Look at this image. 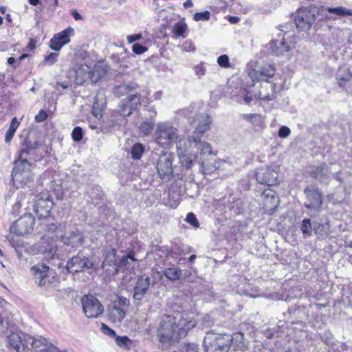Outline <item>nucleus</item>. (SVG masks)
I'll list each match as a JSON object with an SVG mask.
<instances>
[{
    "label": "nucleus",
    "mask_w": 352,
    "mask_h": 352,
    "mask_svg": "<svg viewBox=\"0 0 352 352\" xmlns=\"http://www.w3.org/2000/svg\"><path fill=\"white\" fill-rule=\"evenodd\" d=\"M212 121L208 116H202L201 120L186 140V146L188 152L190 148H196L199 151L201 155H211V166H208L204 162L200 163V167L204 174H209L214 172L217 169L214 156L217 152H213L210 144L206 142L201 141V137L210 128Z\"/></svg>",
    "instance_id": "1"
},
{
    "label": "nucleus",
    "mask_w": 352,
    "mask_h": 352,
    "mask_svg": "<svg viewBox=\"0 0 352 352\" xmlns=\"http://www.w3.org/2000/svg\"><path fill=\"white\" fill-rule=\"evenodd\" d=\"M179 131L168 122H160L155 131V141L159 145L169 147L176 144L180 155L187 151L186 140L179 138Z\"/></svg>",
    "instance_id": "2"
},
{
    "label": "nucleus",
    "mask_w": 352,
    "mask_h": 352,
    "mask_svg": "<svg viewBox=\"0 0 352 352\" xmlns=\"http://www.w3.org/2000/svg\"><path fill=\"white\" fill-rule=\"evenodd\" d=\"M233 341L230 334L207 333L203 340L206 352H228Z\"/></svg>",
    "instance_id": "3"
},
{
    "label": "nucleus",
    "mask_w": 352,
    "mask_h": 352,
    "mask_svg": "<svg viewBox=\"0 0 352 352\" xmlns=\"http://www.w3.org/2000/svg\"><path fill=\"white\" fill-rule=\"evenodd\" d=\"M31 272L35 283L41 287H48L56 279L55 270L43 263L32 266Z\"/></svg>",
    "instance_id": "4"
},
{
    "label": "nucleus",
    "mask_w": 352,
    "mask_h": 352,
    "mask_svg": "<svg viewBox=\"0 0 352 352\" xmlns=\"http://www.w3.org/2000/svg\"><path fill=\"white\" fill-rule=\"evenodd\" d=\"M217 210L224 214L229 213L230 216L241 214L243 210L241 195L232 192L225 195L219 201Z\"/></svg>",
    "instance_id": "5"
},
{
    "label": "nucleus",
    "mask_w": 352,
    "mask_h": 352,
    "mask_svg": "<svg viewBox=\"0 0 352 352\" xmlns=\"http://www.w3.org/2000/svg\"><path fill=\"white\" fill-rule=\"evenodd\" d=\"M177 332L175 319L173 315H166L162 318L158 328L157 336L162 343H169L173 340L175 333Z\"/></svg>",
    "instance_id": "6"
},
{
    "label": "nucleus",
    "mask_w": 352,
    "mask_h": 352,
    "mask_svg": "<svg viewBox=\"0 0 352 352\" xmlns=\"http://www.w3.org/2000/svg\"><path fill=\"white\" fill-rule=\"evenodd\" d=\"M30 166L28 153L25 151H19L18 157L14 160V166L12 172L13 181L22 182L24 179L29 178Z\"/></svg>",
    "instance_id": "7"
},
{
    "label": "nucleus",
    "mask_w": 352,
    "mask_h": 352,
    "mask_svg": "<svg viewBox=\"0 0 352 352\" xmlns=\"http://www.w3.org/2000/svg\"><path fill=\"white\" fill-rule=\"evenodd\" d=\"M318 15V8L309 7L301 9L295 17L296 28L300 31L309 30Z\"/></svg>",
    "instance_id": "8"
},
{
    "label": "nucleus",
    "mask_w": 352,
    "mask_h": 352,
    "mask_svg": "<svg viewBox=\"0 0 352 352\" xmlns=\"http://www.w3.org/2000/svg\"><path fill=\"white\" fill-rule=\"evenodd\" d=\"M258 201L263 212L269 215L272 214L279 205V199L276 193L270 188L265 189L261 192Z\"/></svg>",
    "instance_id": "9"
},
{
    "label": "nucleus",
    "mask_w": 352,
    "mask_h": 352,
    "mask_svg": "<svg viewBox=\"0 0 352 352\" xmlns=\"http://www.w3.org/2000/svg\"><path fill=\"white\" fill-rule=\"evenodd\" d=\"M81 304L83 312L87 318H98L104 311L102 305L92 295L84 296L81 299Z\"/></svg>",
    "instance_id": "10"
},
{
    "label": "nucleus",
    "mask_w": 352,
    "mask_h": 352,
    "mask_svg": "<svg viewBox=\"0 0 352 352\" xmlns=\"http://www.w3.org/2000/svg\"><path fill=\"white\" fill-rule=\"evenodd\" d=\"M84 57L82 63H76L74 65L75 72V82L78 85H82L90 78L91 65H94V61L91 60L87 52H84Z\"/></svg>",
    "instance_id": "11"
},
{
    "label": "nucleus",
    "mask_w": 352,
    "mask_h": 352,
    "mask_svg": "<svg viewBox=\"0 0 352 352\" xmlns=\"http://www.w3.org/2000/svg\"><path fill=\"white\" fill-rule=\"evenodd\" d=\"M175 155L173 153H162L156 163L157 174L161 179H165L173 173V162Z\"/></svg>",
    "instance_id": "12"
},
{
    "label": "nucleus",
    "mask_w": 352,
    "mask_h": 352,
    "mask_svg": "<svg viewBox=\"0 0 352 352\" xmlns=\"http://www.w3.org/2000/svg\"><path fill=\"white\" fill-rule=\"evenodd\" d=\"M255 176L258 183L268 186H274L278 183V173L276 168L262 166L256 170Z\"/></svg>",
    "instance_id": "13"
},
{
    "label": "nucleus",
    "mask_w": 352,
    "mask_h": 352,
    "mask_svg": "<svg viewBox=\"0 0 352 352\" xmlns=\"http://www.w3.org/2000/svg\"><path fill=\"white\" fill-rule=\"evenodd\" d=\"M93 265V262L87 256L78 253L68 261L66 267L70 273H78L91 269Z\"/></svg>",
    "instance_id": "14"
},
{
    "label": "nucleus",
    "mask_w": 352,
    "mask_h": 352,
    "mask_svg": "<svg viewBox=\"0 0 352 352\" xmlns=\"http://www.w3.org/2000/svg\"><path fill=\"white\" fill-rule=\"evenodd\" d=\"M116 251L114 248L108 250L104 254V261L102 264V268L107 276H113L119 270V263L116 258Z\"/></svg>",
    "instance_id": "15"
},
{
    "label": "nucleus",
    "mask_w": 352,
    "mask_h": 352,
    "mask_svg": "<svg viewBox=\"0 0 352 352\" xmlns=\"http://www.w3.org/2000/svg\"><path fill=\"white\" fill-rule=\"evenodd\" d=\"M73 34L74 29L71 27L55 34L50 40V47L54 51H59L63 45L70 42L69 36Z\"/></svg>",
    "instance_id": "16"
},
{
    "label": "nucleus",
    "mask_w": 352,
    "mask_h": 352,
    "mask_svg": "<svg viewBox=\"0 0 352 352\" xmlns=\"http://www.w3.org/2000/svg\"><path fill=\"white\" fill-rule=\"evenodd\" d=\"M276 85L268 80L261 82L260 90L254 94V99H259L264 101L272 100L276 97Z\"/></svg>",
    "instance_id": "17"
},
{
    "label": "nucleus",
    "mask_w": 352,
    "mask_h": 352,
    "mask_svg": "<svg viewBox=\"0 0 352 352\" xmlns=\"http://www.w3.org/2000/svg\"><path fill=\"white\" fill-rule=\"evenodd\" d=\"M309 173L313 178L323 183H327L331 175L330 168L325 163L319 166H309Z\"/></svg>",
    "instance_id": "18"
},
{
    "label": "nucleus",
    "mask_w": 352,
    "mask_h": 352,
    "mask_svg": "<svg viewBox=\"0 0 352 352\" xmlns=\"http://www.w3.org/2000/svg\"><path fill=\"white\" fill-rule=\"evenodd\" d=\"M307 202L305 203L307 208L318 209L322 204V196L318 188L308 186L304 190Z\"/></svg>",
    "instance_id": "19"
},
{
    "label": "nucleus",
    "mask_w": 352,
    "mask_h": 352,
    "mask_svg": "<svg viewBox=\"0 0 352 352\" xmlns=\"http://www.w3.org/2000/svg\"><path fill=\"white\" fill-rule=\"evenodd\" d=\"M173 316L175 319L176 329L179 335L186 333L188 330L195 327V322L188 320L186 315L177 314Z\"/></svg>",
    "instance_id": "20"
},
{
    "label": "nucleus",
    "mask_w": 352,
    "mask_h": 352,
    "mask_svg": "<svg viewBox=\"0 0 352 352\" xmlns=\"http://www.w3.org/2000/svg\"><path fill=\"white\" fill-rule=\"evenodd\" d=\"M53 204H43L42 202H36L34 206V216L32 214V217L30 219H32V220H45L50 217V211L52 208Z\"/></svg>",
    "instance_id": "21"
},
{
    "label": "nucleus",
    "mask_w": 352,
    "mask_h": 352,
    "mask_svg": "<svg viewBox=\"0 0 352 352\" xmlns=\"http://www.w3.org/2000/svg\"><path fill=\"white\" fill-rule=\"evenodd\" d=\"M87 195L89 197V201L94 206L98 205L104 201V193L99 186L94 185L88 187Z\"/></svg>",
    "instance_id": "22"
},
{
    "label": "nucleus",
    "mask_w": 352,
    "mask_h": 352,
    "mask_svg": "<svg viewBox=\"0 0 352 352\" xmlns=\"http://www.w3.org/2000/svg\"><path fill=\"white\" fill-rule=\"evenodd\" d=\"M138 260L134 258L133 253H130L122 256L119 262V269L131 272L138 267Z\"/></svg>",
    "instance_id": "23"
},
{
    "label": "nucleus",
    "mask_w": 352,
    "mask_h": 352,
    "mask_svg": "<svg viewBox=\"0 0 352 352\" xmlns=\"http://www.w3.org/2000/svg\"><path fill=\"white\" fill-rule=\"evenodd\" d=\"M23 194L20 192L18 194V197L14 203V204L12 207V210L10 211L11 217L12 218H18L17 220H21V219H25L32 217V213L28 212L27 211H25L23 214H20L21 213V199L23 197Z\"/></svg>",
    "instance_id": "24"
},
{
    "label": "nucleus",
    "mask_w": 352,
    "mask_h": 352,
    "mask_svg": "<svg viewBox=\"0 0 352 352\" xmlns=\"http://www.w3.org/2000/svg\"><path fill=\"white\" fill-rule=\"evenodd\" d=\"M270 47L272 52L276 56L282 55L290 50V47L286 43L285 38H283L281 41L272 40L270 43Z\"/></svg>",
    "instance_id": "25"
},
{
    "label": "nucleus",
    "mask_w": 352,
    "mask_h": 352,
    "mask_svg": "<svg viewBox=\"0 0 352 352\" xmlns=\"http://www.w3.org/2000/svg\"><path fill=\"white\" fill-rule=\"evenodd\" d=\"M108 316L112 322H120L125 316V311L112 302L108 309Z\"/></svg>",
    "instance_id": "26"
},
{
    "label": "nucleus",
    "mask_w": 352,
    "mask_h": 352,
    "mask_svg": "<svg viewBox=\"0 0 352 352\" xmlns=\"http://www.w3.org/2000/svg\"><path fill=\"white\" fill-rule=\"evenodd\" d=\"M63 241L65 244L76 248L82 244L83 236L80 232L76 231L71 232L69 236H64Z\"/></svg>",
    "instance_id": "27"
},
{
    "label": "nucleus",
    "mask_w": 352,
    "mask_h": 352,
    "mask_svg": "<svg viewBox=\"0 0 352 352\" xmlns=\"http://www.w3.org/2000/svg\"><path fill=\"white\" fill-rule=\"evenodd\" d=\"M141 96L140 94H131L122 100L123 105L133 111L137 110L141 105Z\"/></svg>",
    "instance_id": "28"
},
{
    "label": "nucleus",
    "mask_w": 352,
    "mask_h": 352,
    "mask_svg": "<svg viewBox=\"0 0 352 352\" xmlns=\"http://www.w3.org/2000/svg\"><path fill=\"white\" fill-rule=\"evenodd\" d=\"M336 78L339 86L340 87H344L346 83L351 79L352 74L349 68L342 67L339 68Z\"/></svg>",
    "instance_id": "29"
},
{
    "label": "nucleus",
    "mask_w": 352,
    "mask_h": 352,
    "mask_svg": "<svg viewBox=\"0 0 352 352\" xmlns=\"http://www.w3.org/2000/svg\"><path fill=\"white\" fill-rule=\"evenodd\" d=\"M25 346H28L30 345L33 348H40L41 346H44V348H47L49 344L47 343V340L45 338L41 336L34 337L31 336H28L26 338H25Z\"/></svg>",
    "instance_id": "30"
},
{
    "label": "nucleus",
    "mask_w": 352,
    "mask_h": 352,
    "mask_svg": "<svg viewBox=\"0 0 352 352\" xmlns=\"http://www.w3.org/2000/svg\"><path fill=\"white\" fill-rule=\"evenodd\" d=\"M346 190L345 188L341 185L337 188V190L328 195V198L333 204H341L346 199Z\"/></svg>",
    "instance_id": "31"
},
{
    "label": "nucleus",
    "mask_w": 352,
    "mask_h": 352,
    "mask_svg": "<svg viewBox=\"0 0 352 352\" xmlns=\"http://www.w3.org/2000/svg\"><path fill=\"white\" fill-rule=\"evenodd\" d=\"M8 344L16 352H19L21 347L25 345V342L22 340L21 337L17 333H12L8 338Z\"/></svg>",
    "instance_id": "32"
},
{
    "label": "nucleus",
    "mask_w": 352,
    "mask_h": 352,
    "mask_svg": "<svg viewBox=\"0 0 352 352\" xmlns=\"http://www.w3.org/2000/svg\"><path fill=\"white\" fill-rule=\"evenodd\" d=\"M91 65L90 68V78L89 80H91V83H96L105 74V70L101 65Z\"/></svg>",
    "instance_id": "33"
},
{
    "label": "nucleus",
    "mask_w": 352,
    "mask_h": 352,
    "mask_svg": "<svg viewBox=\"0 0 352 352\" xmlns=\"http://www.w3.org/2000/svg\"><path fill=\"white\" fill-rule=\"evenodd\" d=\"M150 277L148 275L143 274L139 276L133 289L147 292L150 285Z\"/></svg>",
    "instance_id": "34"
},
{
    "label": "nucleus",
    "mask_w": 352,
    "mask_h": 352,
    "mask_svg": "<svg viewBox=\"0 0 352 352\" xmlns=\"http://www.w3.org/2000/svg\"><path fill=\"white\" fill-rule=\"evenodd\" d=\"M275 74V70L274 67L271 65H268L267 67H263L261 69V70L255 72L256 76H258L256 78L258 80H261L262 82L265 81V78H272Z\"/></svg>",
    "instance_id": "35"
},
{
    "label": "nucleus",
    "mask_w": 352,
    "mask_h": 352,
    "mask_svg": "<svg viewBox=\"0 0 352 352\" xmlns=\"http://www.w3.org/2000/svg\"><path fill=\"white\" fill-rule=\"evenodd\" d=\"M163 274L168 280L174 281L179 280L182 276V271L179 268L170 267L164 270Z\"/></svg>",
    "instance_id": "36"
},
{
    "label": "nucleus",
    "mask_w": 352,
    "mask_h": 352,
    "mask_svg": "<svg viewBox=\"0 0 352 352\" xmlns=\"http://www.w3.org/2000/svg\"><path fill=\"white\" fill-rule=\"evenodd\" d=\"M327 11L339 16H352V9L346 8L343 6L336 8L328 7Z\"/></svg>",
    "instance_id": "37"
},
{
    "label": "nucleus",
    "mask_w": 352,
    "mask_h": 352,
    "mask_svg": "<svg viewBox=\"0 0 352 352\" xmlns=\"http://www.w3.org/2000/svg\"><path fill=\"white\" fill-rule=\"evenodd\" d=\"M41 141H35L32 142L31 141L26 140L23 147L20 151H25L28 153V157L33 153V151L37 148H39L42 146Z\"/></svg>",
    "instance_id": "38"
},
{
    "label": "nucleus",
    "mask_w": 352,
    "mask_h": 352,
    "mask_svg": "<svg viewBox=\"0 0 352 352\" xmlns=\"http://www.w3.org/2000/svg\"><path fill=\"white\" fill-rule=\"evenodd\" d=\"M19 126V122L17 120L16 118H13L10 124L9 129L6 133L5 142L6 143L11 141Z\"/></svg>",
    "instance_id": "39"
},
{
    "label": "nucleus",
    "mask_w": 352,
    "mask_h": 352,
    "mask_svg": "<svg viewBox=\"0 0 352 352\" xmlns=\"http://www.w3.org/2000/svg\"><path fill=\"white\" fill-rule=\"evenodd\" d=\"M144 151V147L142 144L136 143L131 148V154L133 160H140Z\"/></svg>",
    "instance_id": "40"
},
{
    "label": "nucleus",
    "mask_w": 352,
    "mask_h": 352,
    "mask_svg": "<svg viewBox=\"0 0 352 352\" xmlns=\"http://www.w3.org/2000/svg\"><path fill=\"white\" fill-rule=\"evenodd\" d=\"M115 341L118 346L127 350L130 349L132 344L131 340L127 336H117Z\"/></svg>",
    "instance_id": "41"
},
{
    "label": "nucleus",
    "mask_w": 352,
    "mask_h": 352,
    "mask_svg": "<svg viewBox=\"0 0 352 352\" xmlns=\"http://www.w3.org/2000/svg\"><path fill=\"white\" fill-rule=\"evenodd\" d=\"M36 202H42L43 204H47L49 203L50 204H53L52 197L48 190H43L41 192L36 196Z\"/></svg>",
    "instance_id": "42"
},
{
    "label": "nucleus",
    "mask_w": 352,
    "mask_h": 352,
    "mask_svg": "<svg viewBox=\"0 0 352 352\" xmlns=\"http://www.w3.org/2000/svg\"><path fill=\"white\" fill-rule=\"evenodd\" d=\"M24 221H13L10 230L12 232L16 233L18 235H24L29 232V230L27 228H18L21 226Z\"/></svg>",
    "instance_id": "43"
},
{
    "label": "nucleus",
    "mask_w": 352,
    "mask_h": 352,
    "mask_svg": "<svg viewBox=\"0 0 352 352\" xmlns=\"http://www.w3.org/2000/svg\"><path fill=\"white\" fill-rule=\"evenodd\" d=\"M241 116L243 120L250 122L254 125H258L261 122V116L257 113L243 114Z\"/></svg>",
    "instance_id": "44"
},
{
    "label": "nucleus",
    "mask_w": 352,
    "mask_h": 352,
    "mask_svg": "<svg viewBox=\"0 0 352 352\" xmlns=\"http://www.w3.org/2000/svg\"><path fill=\"white\" fill-rule=\"evenodd\" d=\"M147 292L133 289V302L136 306L142 305V300L145 298Z\"/></svg>",
    "instance_id": "45"
},
{
    "label": "nucleus",
    "mask_w": 352,
    "mask_h": 352,
    "mask_svg": "<svg viewBox=\"0 0 352 352\" xmlns=\"http://www.w3.org/2000/svg\"><path fill=\"white\" fill-rule=\"evenodd\" d=\"M153 128L154 122L148 121L142 122L139 126L140 132L145 135L150 134L153 131Z\"/></svg>",
    "instance_id": "46"
},
{
    "label": "nucleus",
    "mask_w": 352,
    "mask_h": 352,
    "mask_svg": "<svg viewBox=\"0 0 352 352\" xmlns=\"http://www.w3.org/2000/svg\"><path fill=\"white\" fill-rule=\"evenodd\" d=\"M186 30V24L182 22L176 23L173 27V32L177 36H183Z\"/></svg>",
    "instance_id": "47"
},
{
    "label": "nucleus",
    "mask_w": 352,
    "mask_h": 352,
    "mask_svg": "<svg viewBox=\"0 0 352 352\" xmlns=\"http://www.w3.org/2000/svg\"><path fill=\"white\" fill-rule=\"evenodd\" d=\"M181 163L186 170L190 169L196 162V156L192 158L186 155L180 158Z\"/></svg>",
    "instance_id": "48"
},
{
    "label": "nucleus",
    "mask_w": 352,
    "mask_h": 352,
    "mask_svg": "<svg viewBox=\"0 0 352 352\" xmlns=\"http://www.w3.org/2000/svg\"><path fill=\"white\" fill-rule=\"evenodd\" d=\"M58 57V53L51 52L50 54L45 57L41 64L43 65L52 66L56 63Z\"/></svg>",
    "instance_id": "49"
},
{
    "label": "nucleus",
    "mask_w": 352,
    "mask_h": 352,
    "mask_svg": "<svg viewBox=\"0 0 352 352\" xmlns=\"http://www.w3.org/2000/svg\"><path fill=\"white\" fill-rule=\"evenodd\" d=\"M138 87L137 84H122L121 85L118 86L116 89L118 93H120L123 94L124 92H127L133 89H135Z\"/></svg>",
    "instance_id": "50"
},
{
    "label": "nucleus",
    "mask_w": 352,
    "mask_h": 352,
    "mask_svg": "<svg viewBox=\"0 0 352 352\" xmlns=\"http://www.w3.org/2000/svg\"><path fill=\"white\" fill-rule=\"evenodd\" d=\"M217 62L221 67L228 68L230 67V58L226 54L219 56Z\"/></svg>",
    "instance_id": "51"
},
{
    "label": "nucleus",
    "mask_w": 352,
    "mask_h": 352,
    "mask_svg": "<svg viewBox=\"0 0 352 352\" xmlns=\"http://www.w3.org/2000/svg\"><path fill=\"white\" fill-rule=\"evenodd\" d=\"M210 18V13L208 11H204L201 12H196L193 16V19L195 21H208Z\"/></svg>",
    "instance_id": "52"
},
{
    "label": "nucleus",
    "mask_w": 352,
    "mask_h": 352,
    "mask_svg": "<svg viewBox=\"0 0 352 352\" xmlns=\"http://www.w3.org/2000/svg\"><path fill=\"white\" fill-rule=\"evenodd\" d=\"M317 221H314V224H311V221H302L301 230L303 234H311L312 231V227L315 226Z\"/></svg>",
    "instance_id": "53"
},
{
    "label": "nucleus",
    "mask_w": 352,
    "mask_h": 352,
    "mask_svg": "<svg viewBox=\"0 0 352 352\" xmlns=\"http://www.w3.org/2000/svg\"><path fill=\"white\" fill-rule=\"evenodd\" d=\"M113 304L120 307H128L130 305L129 300L124 296H118L113 302Z\"/></svg>",
    "instance_id": "54"
},
{
    "label": "nucleus",
    "mask_w": 352,
    "mask_h": 352,
    "mask_svg": "<svg viewBox=\"0 0 352 352\" xmlns=\"http://www.w3.org/2000/svg\"><path fill=\"white\" fill-rule=\"evenodd\" d=\"M72 137L74 141L80 142L83 138L82 129L80 126H76L72 131Z\"/></svg>",
    "instance_id": "55"
},
{
    "label": "nucleus",
    "mask_w": 352,
    "mask_h": 352,
    "mask_svg": "<svg viewBox=\"0 0 352 352\" xmlns=\"http://www.w3.org/2000/svg\"><path fill=\"white\" fill-rule=\"evenodd\" d=\"M193 69L195 75L197 76L199 78H201V76L206 74V69L204 63L195 65Z\"/></svg>",
    "instance_id": "56"
},
{
    "label": "nucleus",
    "mask_w": 352,
    "mask_h": 352,
    "mask_svg": "<svg viewBox=\"0 0 352 352\" xmlns=\"http://www.w3.org/2000/svg\"><path fill=\"white\" fill-rule=\"evenodd\" d=\"M183 51L188 52H194L195 51V47L192 41H186L182 45Z\"/></svg>",
    "instance_id": "57"
},
{
    "label": "nucleus",
    "mask_w": 352,
    "mask_h": 352,
    "mask_svg": "<svg viewBox=\"0 0 352 352\" xmlns=\"http://www.w3.org/2000/svg\"><path fill=\"white\" fill-rule=\"evenodd\" d=\"M132 50L135 54L140 55L147 51V47L141 44L135 43L132 46Z\"/></svg>",
    "instance_id": "58"
},
{
    "label": "nucleus",
    "mask_w": 352,
    "mask_h": 352,
    "mask_svg": "<svg viewBox=\"0 0 352 352\" xmlns=\"http://www.w3.org/2000/svg\"><path fill=\"white\" fill-rule=\"evenodd\" d=\"M56 246L52 243L50 244L49 247H44L43 252L47 254L48 256H50L52 258H54V256L56 253Z\"/></svg>",
    "instance_id": "59"
},
{
    "label": "nucleus",
    "mask_w": 352,
    "mask_h": 352,
    "mask_svg": "<svg viewBox=\"0 0 352 352\" xmlns=\"http://www.w3.org/2000/svg\"><path fill=\"white\" fill-rule=\"evenodd\" d=\"M47 118V113L43 109L39 111V112L35 116V121L37 122H42L45 121Z\"/></svg>",
    "instance_id": "60"
},
{
    "label": "nucleus",
    "mask_w": 352,
    "mask_h": 352,
    "mask_svg": "<svg viewBox=\"0 0 352 352\" xmlns=\"http://www.w3.org/2000/svg\"><path fill=\"white\" fill-rule=\"evenodd\" d=\"M291 133V130L289 127L282 126L278 131V135L281 138H287Z\"/></svg>",
    "instance_id": "61"
},
{
    "label": "nucleus",
    "mask_w": 352,
    "mask_h": 352,
    "mask_svg": "<svg viewBox=\"0 0 352 352\" xmlns=\"http://www.w3.org/2000/svg\"><path fill=\"white\" fill-rule=\"evenodd\" d=\"M120 114L122 116H129L133 111L131 110V109H128V108H126L123 104H122V101L121 102V104H120Z\"/></svg>",
    "instance_id": "62"
},
{
    "label": "nucleus",
    "mask_w": 352,
    "mask_h": 352,
    "mask_svg": "<svg viewBox=\"0 0 352 352\" xmlns=\"http://www.w3.org/2000/svg\"><path fill=\"white\" fill-rule=\"evenodd\" d=\"M102 330H103V332L104 334L108 335L109 336H111V337L116 336V332L113 329H110L104 324H102Z\"/></svg>",
    "instance_id": "63"
},
{
    "label": "nucleus",
    "mask_w": 352,
    "mask_h": 352,
    "mask_svg": "<svg viewBox=\"0 0 352 352\" xmlns=\"http://www.w3.org/2000/svg\"><path fill=\"white\" fill-rule=\"evenodd\" d=\"M142 37L141 34H135L127 36V41L129 43H132L136 41L141 39Z\"/></svg>",
    "instance_id": "64"
}]
</instances>
